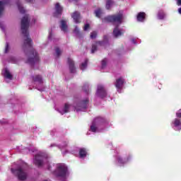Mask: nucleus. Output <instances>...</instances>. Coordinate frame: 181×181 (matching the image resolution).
Listing matches in <instances>:
<instances>
[{
    "instance_id": "obj_49",
    "label": "nucleus",
    "mask_w": 181,
    "mask_h": 181,
    "mask_svg": "<svg viewBox=\"0 0 181 181\" xmlns=\"http://www.w3.org/2000/svg\"><path fill=\"white\" fill-rule=\"evenodd\" d=\"M178 13L181 15V7L178 8Z\"/></svg>"
},
{
    "instance_id": "obj_27",
    "label": "nucleus",
    "mask_w": 181,
    "mask_h": 181,
    "mask_svg": "<svg viewBox=\"0 0 181 181\" xmlns=\"http://www.w3.org/2000/svg\"><path fill=\"white\" fill-rule=\"evenodd\" d=\"M21 23H30V19L29 18V15H25L21 19Z\"/></svg>"
},
{
    "instance_id": "obj_50",
    "label": "nucleus",
    "mask_w": 181,
    "mask_h": 181,
    "mask_svg": "<svg viewBox=\"0 0 181 181\" xmlns=\"http://www.w3.org/2000/svg\"><path fill=\"white\" fill-rule=\"evenodd\" d=\"M0 124H5V122H2L0 120Z\"/></svg>"
},
{
    "instance_id": "obj_15",
    "label": "nucleus",
    "mask_w": 181,
    "mask_h": 181,
    "mask_svg": "<svg viewBox=\"0 0 181 181\" xmlns=\"http://www.w3.org/2000/svg\"><path fill=\"white\" fill-rule=\"evenodd\" d=\"M171 127L175 131L181 130V119L179 118H175L171 122Z\"/></svg>"
},
{
    "instance_id": "obj_37",
    "label": "nucleus",
    "mask_w": 181,
    "mask_h": 181,
    "mask_svg": "<svg viewBox=\"0 0 181 181\" xmlns=\"http://www.w3.org/2000/svg\"><path fill=\"white\" fill-rule=\"evenodd\" d=\"M0 29H1L2 32L5 33L6 30V26L4 23H0Z\"/></svg>"
},
{
    "instance_id": "obj_33",
    "label": "nucleus",
    "mask_w": 181,
    "mask_h": 181,
    "mask_svg": "<svg viewBox=\"0 0 181 181\" xmlns=\"http://www.w3.org/2000/svg\"><path fill=\"white\" fill-rule=\"evenodd\" d=\"M9 50H11V47L9 46V44L6 42L5 49H4V53H9Z\"/></svg>"
},
{
    "instance_id": "obj_21",
    "label": "nucleus",
    "mask_w": 181,
    "mask_h": 181,
    "mask_svg": "<svg viewBox=\"0 0 181 181\" xmlns=\"http://www.w3.org/2000/svg\"><path fill=\"white\" fill-rule=\"evenodd\" d=\"M16 4L18 6L20 13H25V8H23V6H22V3H21V1L16 0Z\"/></svg>"
},
{
    "instance_id": "obj_5",
    "label": "nucleus",
    "mask_w": 181,
    "mask_h": 181,
    "mask_svg": "<svg viewBox=\"0 0 181 181\" xmlns=\"http://www.w3.org/2000/svg\"><path fill=\"white\" fill-rule=\"evenodd\" d=\"M28 165L26 163H23L16 169L11 168V172L14 175H16L18 180L25 181L28 179Z\"/></svg>"
},
{
    "instance_id": "obj_43",
    "label": "nucleus",
    "mask_w": 181,
    "mask_h": 181,
    "mask_svg": "<svg viewBox=\"0 0 181 181\" xmlns=\"http://www.w3.org/2000/svg\"><path fill=\"white\" fill-rule=\"evenodd\" d=\"M63 155H66V153H70V151L69 150L65 151L64 152H62Z\"/></svg>"
},
{
    "instance_id": "obj_44",
    "label": "nucleus",
    "mask_w": 181,
    "mask_h": 181,
    "mask_svg": "<svg viewBox=\"0 0 181 181\" xmlns=\"http://www.w3.org/2000/svg\"><path fill=\"white\" fill-rule=\"evenodd\" d=\"M60 23H67V21H66V20H62Z\"/></svg>"
},
{
    "instance_id": "obj_25",
    "label": "nucleus",
    "mask_w": 181,
    "mask_h": 181,
    "mask_svg": "<svg viewBox=\"0 0 181 181\" xmlns=\"http://www.w3.org/2000/svg\"><path fill=\"white\" fill-rule=\"evenodd\" d=\"M114 5V0H107L105 8L107 10L111 9V7Z\"/></svg>"
},
{
    "instance_id": "obj_32",
    "label": "nucleus",
    "mask_w": 181,
    "mask_h": 181,
    "mask_svg": "<svg viewBox=\"0 0 181 181\" xmlns=\"http://www.w3.org/2000/svg\"><path fill=\"white\" fill-rule=\"evenodd\" d=\"M55 53H56L57 57H59L60 54H62V51L60 50V49L59 47H56L55 48Z\"/></svg>"
},
{
    "instance_id": "obj_6",
    "label": "nucleus",
    "mask_w": 181,
    "mask_h": 181,
    "mask_svg": "<svg viewBox=\"0 0 181 181\" xmlns=\"http://www.w3.org/2000/svg\"><path fill=\"white\" fill-rule=\"evenodd\" d=\"M33 80V86L38 90V91H45V84L43 81V78L40 75H34L31 76Z\"/></svg>"
},
{
    "instance_id": "obj_16",
    "label": "nucleus",
    "mask_w": 181,
    "mask_h": 181,
    "mask_svg": "<svg viewBox=\"0 0 181 181\" xmlns=\"http://www.w3.org/2000/svg\"><path fill=\"white\" fill-rule=\"evenodd\" d=\"M2 74L6 83H9V81H11V80H13V78L12 74H11V72L9 71V69H8L7 68H5L3 69Z\"/></svg>"
},
{
    "instance_id": "obj_12",
    "label": "nucleus",
    "mask_w": 181,
    "mask_h": 181,
    "mask_svg": "<svg viewBox=\"0 0 181 181\" xmlns=\"http://www.w3.org/2000/svg\"><path fill=\"white\" fill-rule=\"evenodd\" d=\"M107 42H108V37L107 35H105L104 37L103 41H98V42H95V44H93L92 49H91V53H95V52H97L98 46H105Z\"/></svg>"
},
{
    "instance_id": "obj_11",
    "label": "nucleus",
    "mask_w": 181,
    "mask_h": 181,
    "mask_svg": "<svg viewBox=\"0 0 181 181\" xmlns=\"http://www.w3.org/2000/svg\"><path fill=\"white\" fill-rule=\"evenodd\" d=\"M125 33V28H121L119 24H115V29L113 30L114 37H119Z\"/></svg>"
},
{
    "instance_id": "obj_35",
    "label": "nucleus",
    "mask_w": 181,
    "mask_h": 181,
    "mask_svg": "<svg viewBox=\"0 0 181 181\" xmlns=\"http://www.w3.org/2000/svg\"><path fill=\"white\" fill-rule=\"evenodd\" d=\"M97 37V32L93 31L90 33V39H95Z\"/></svg>"
},
{
    "instance_id": "obj_3",
    "label": "nucleus",
    "mask_w": 181,
    "mask_h": 181,
    "mask_svg": "<svg viewBox=\"0 0 181 181\" xmlns=\"http://www.w3.org/2000/svg\"><path fill=\"white\" fill-rule=\"evenodd\" d=\"M34 163L38 168H45L50 170V156L45 151H40L34 158Z\"/></svg>"
},
{
    "instance_id": "obj_9",
    "label": "nucleus",
    "mask_w": 181,
    "mask_h": 181,
    "mask_svg": "<svg viewBox=\"0 0 181 181\" xmlns=\"http://www.w3.org/2000/svg\"><path fill=\"white\" fill-rule=\"evenodd\" d=\"M71 153L80 159H85L87 156V149L86 148H76Z\"/></svg>"
},
{
    "instance_id": "obj_8",
    "label": "nucleus",
    "mask_w": 181,
    "mask_h": 181,
    "mask_svg": "<svg viewBox=\"0 0 181 181\" xmlns=\"http://www.w3.org/2000/svg\"><path fill=\"white\" fill-rule=\"evenodd\" d=\"M123 18L124 15L122 14V13L119 12L117 14L110 15L105 17L104 21L110 23H121Z\"/></svg>"
},
{
    "instance_id": "obj_45",
    "label": "nucleus",
    "mask_w": 181,
    "mask_h": 181,
    "mask_svg": "<svg viewBox=\"0 0 181 181\" xmlns=\"http://www.w3.org/2000/svg\"><path fill=\"white\" fill-rule=\"evenodd\" d=\"M109 148H110V149H112V143H110V144H109Z\"/></svg>"
},
{
    "instance_id": "obj_41",
    "label": "nucleus",
    "mask_w": 181,
    "mask_h": 181,
    "mask_svg": "<svg viewBox=\"0 0 181 181\" xmlns=\"http://www.w3.org/2000/svg\"><path fill=\"white\" fill-rule=\"evenodd\" d=\"M55 134H56V129L51 130V132H50L51 136H53Z\"/></svg>"
},
{
    "instance_id": "obj_47",
    "label": "nucleus",
    "mask_w": 181,
    "mask_h": 181,
    "mask_svg": "<svg viewBox=\"0 0 181 181\" xmlns=\"http://www.w3.org/2000/svg\"><path fill=\"white\" fill-rule=\"evenodd\" d=\"M25 2L31 3L33 2V0H25Z\"/></svg>"
},
{
    "instance_id": "obj_29",
    "label": "nucleus",
    "mask_w": 181,
    "mask_h": 181,
    "mask_svg": "<svg viewBox=\"0 0 181 181\" xmlns=\"http://www.w3.org/2000/svg\"><path fill=\"white\" fill-rule=\"evenodd\" d=\"M87 64H88V59H86L84 62H83L80 66L81 70H82L83 71V70L86 69H87Z\"/></svg>"
},
{
    "instance_id": "obj_39",
    "label": "nucleus",
    "mask_w": 181,
    "mask_h": 181,
    "mask_svg": "<svg viewBox=\"0 0 181 181\" xmlns=\"http://www.w3.org/2000/svg\"><path fill=\"white\" fill-rule=\"evenodd\" d=\"M52 33H53V28H51V30L49 32V36H48L49 40H50V39H52V36L53 35Z\"/></svg>"
},
{
    "instance_id": "obj_26",
    "label": "nucleus",
    "mask_w": 181,
    "mask_h": 181,
    "mask_svg": "<svg viewBox=\"0 0 181 181\" xmlns=\"http://www.w3.org/2000/svg\"><path fill=\"white\" fill-rule=\"evenodd\" d=\"M165 12H163V11L160 10L158 12L157 18H158V19H160V21L165 19Z\"/></svg>"
},
{
    "instance_id": "obj_48",
    "label": "nucleus",
    "mask_w": 181,
    "mask_h": 181,
    "mask_svg": "<svg viewBox=\"0 0 181 181\" xmlns=\"http://www.w3.org/2000/svg\"><path fill=\"white\" fill-rule=\"evenodd\" d=\"M23 151H28L29 152L30 150H29L28 148L25 147V148L23 149Z\"/></svg>"
},
{
    "instance_id": "obj_4",
    "label": "nucleus",
    "mask_w": 181,
    "mask_h": 181,
    "mask_svg": "<svg viewBox=\"0 0 181 181\" xmlns=\"http://www.w3.org/2000/svg\"><path fill=\"white\" fill-rule=\"evenodd\" d=\"M108 120L103 117H98L94 119L90 125L91 132H103L105 128L108 127Z\"/></svg>"
},
{
    "instance_id": "obj_51",
    "label": "nucleus",
    "mask_w": 181,
    "mask_h": 181,
    "mask_svg": "<svg viewBox=\"0 0 181 181\" xmlns=\"http://www.w3.org/2000/svg\"><path fill=\"white\" fill-rule=\"evenodd\" d=\"M132 47H131L130 48H128V50H132Z\"/></svg>"
},
{
    "instance_id": "obj_28",
    "label": "nucleus",
    "mask_w": 181,
    "mask_h": 181,
    "mask_svg": "<svg viewBox=\"0 0 181 181\" xmlns=\"http://www.w3.org/2000/svg\"><path fill=\"white\" fill-rule=\"evenodd\" d=\"M83 91H84L86 94L88 95V93L90 92V84H88V83H84L83 86Z\"/></svg>"
},
{
    "instance_id": "obj_30",
    "label": "nucleus",
    "mask_w": 181,
    "mask_h": 181,
    "mask_svg": "<svg viewBox=\"0 0 181 181\" xmlns=\"http://www.w3.org/2000/svg\"><path fill=\"white\" fill-rule=\"evenodd\" d=\"M8 63H12L13 64H18V59H16L15 57H10L8 59Z\"/></svg>"
},
{
    "instance_id": "obj_42",
    "label": "nucleus",
    "mask_w": 181,
    "mask_h": 181,
    "mask_svg": "<svg viewBox=\"0 0 181 181\" xmlns=\"http://www.w3.org/2000/svg\"><path fill=\"white\" fill-rule=\"evenodd\" d=\"M177 2V6H181V0H175Z\"/></svg>"
},
{
    "instance_id": "obj_13",
    "label": "nucleus",
    "mask_w": 181,
    "mask_h": 181,
    "mask_svg": "<svg viewBox=\"0 0 181 181\" xmlns=\"http://www.w3.org/2000/svg\"><path fill=\"white\" fill-rule=\"evenodd\" d=\"M124 83H125V79H124L122 77L116 79L115 86L118 93H122V87H124Z\"/></svg>"
},
{
    "instance_id": "obj_22",
    "label": "nucleus",
    "mask_w": 181,
    "mask_h": 181,
    "mask_svg": "<svg viewBox=\"0 0 181 181\" xmlns=\"http://www.w3.org/2000/svg\"><path fill=\"white\" fill-rule=\"evenodd\" d=\"M71 18L74 19L75 23H78V21L80 20V13L78 11H75L71 15Z\"/></svg>"
},
{
    "instance_id": "obj_7",
    "label": "nucleus",
    "mask_w": 181,
    "mask_h": 181,
    "mask_svg": "<svg viewBox=\"0 0 181 181\" xmlns=\"http://www.w3.org/2000/svg\"><path fill=\"white\" fill-rule=\"evenodd\" d=\"M131 160H132V155L131 153L127 154L124 157L119 154L115 156V162L118 166H124L127 163H129Z\"/></svg>"
},
{
    "instance_id": "obj_20",
    "label": "nucleus",
    "mask_w": 181,
    "mask_h": 181,
    "mask_svg": "<svg viewBox=\"0 0 181 181\" xmlns=\"http://www.w3.org/2000/svg\"><path fill=\"white\" fill-rule=\"evenodd\" d=\"M146 16V13H145V12H139L137 14L136 19L138 22H144Z\"/></svg>"
},
{
    "instance_id": "obj_17",
    "label": "nucleus",
    "mask_w": 181,
    "mask_h": 181,
    "mask_svg": "<svg viewBox=\"0 0 181 181\" xmlns=\"http://www.w3.org/2000/svg\"><path fill=\"white\" fill-rule=\"evenodd\" d=\"M12 0H1L0 1V16L2 15V12H4V9L5 8L6 5H11Z\"/></svg>"
},
{
    "instance_id": "obj_52",
    "label": "nucleus",
    "mask_w": 181,
    "mask_h": 181,
    "mask_svg": "<svg viewBox=\"0 0 181 181\" xmlns=\"http://www.w3.org/2000/svg\"><path fill=\"white\" fill-rule=\"evenodd\" d=\"M20 152H21V153H25L23 151H20Z\"/></svg>"
},
{
    "instance_id": "obj_23",
    "label": "nucleus",
    "mask_w": 181,
    "mask_h": 181,
    "mask_svg": "<svg viewBox=\"0 0 181 181\" xmlns=\"http://www.w3.org/2000/svg\"><path fill=\"white\" fill-rule=\"evenodd\" d=\"M94 13H95L96 18H101L103 16V14L104 13V11H103V9L98 8L94 11Z\"/></svg>"
},
{
    "instance_id": "obj_24",
    "label": "nucleus",
    "mask_w": 181,
    "mask_h": 181,
    "mask_svg": "<svg viewBox=\"0 0 181 181\" xmlns=\"http://www.w3.org/2000/svg\"><path fill=\"white\" fill-rule=\"evenodd\" d=\"M74 33L76 37L78 39H81L83 37V34L80 32V30H78V28L76 27L74 30Z\"/></svg>"
},
{
    "instance_id": "obj_14",
    "label": "nucleus",
    "mask_w": 181,
    "mask_h": 181,
    "mask_svg": "<svg viewBox=\"0 0 181 181\" xmlns=\"http://www.w3.org/2000/svg\"><path fill=\"white\" fill-rule=\"evenodd\" d=\"M54 9V11L53 13V16H54V18H59V16H62V13H63V7L60 6V4L57 3Z\"/></svg>"
},
{
    "instance_id": "obj_18",
    "label": "nucleus",
    "mask_w": 181,
    "mask_h": 181,
    "mask_svg": "<svg viewBox=\"0 0 181 181\" xmlns=\"http://www.w3.org/2000/svg\"><path fill=\"white\" fill-rule=\"evenodd\" d=\"M70 73L74 74L76 73V67L74 66V61L71 59V58H68L67 61Z\"/></svg>"
},
{
    "instance_id": "obj_36",
    "label": "nucleus",
    "mask_w": 181,
    "mask_h": 181,
    "mask_svg": "<svg viewBox=\"0 0 181 181\" xmlns=\"http://www.w3.org/2000/svg\"><path fill=\"white\" fill-rule=\"evenodd\" d=\"M102 69H104L105 67H106L107 66V59H104L103 61H102Z\"/></svg>"
},
{
    "instance_id": "obj_31",
    "label": "nucleus",
    "mask_w": 181,
    "mask_h": 181,
    "mask_svg": "<svg viewBox=\"0 0 181 181\" xmlns=\"http://www.w3.org/2000/svg\"><path fill=\"white\" fill-rule=\"evenodd\" d=\"M61 30L66 33L67 32V24L66 23H62L61 25L59 26Z\"/></svg>"
},
{
    "instance_id": "obj_19",
    "label": "nucleus",
    "mask_w": 181,
    "mask_h": 181,
    "mask_svg": "<svg viewBox=\"0 0 181 181\" xmlns=\"http://www.w3.org/2000/svg\"><path fill=\"white\" fill-rule=\"evenodd\" d=\"M69 144V141H66L62 144H57L56 143L51 144V145L49 146V148H54L56 146L59 149H64V148H66L67 145Z\"/></svg>"
},
{
    "instance_id": "obj_46",
    "label": "nucleus",
    "mask_w": 181,
    "mask_h": 181,
    "mask_svg": "<svg viewBox=\"0 0 181 181\" xmlns=\"http://www.w3.org/2000/svg\"><path fill=\"white\" fill-rule=\"evenodd\" d=\"M69 2H78V0H69Z\"/></svg>"
},
{
    "instance_id": "obj_2",
    "label": "nucleus",
    "mask_w": 181,
    "mask_h": 181,
    "mask_svg": "<svg viewBox=\"0 0 181 181\" xmlns=\"http://www.w3.org/2000/svg\"><path fill=\"white\" fill-rule=\"evenodd\" d=\"M89 102L90 100L88 98H85L83 99H76L74 103V106L69 103H65L63 107L57 109V111H58L61 115H64V114L70 112V111L73 110L74 111H76V112H80V111H86V110H87Z\"/></svg>"
},
{
    "instance_id": "obj_40",
    "label": "nucleus",
    "mask_w": 181,
    "mask_h": 181,
    "mask_svg": "<svg viewBox=\"0 0 181 181\" xmlns=\"http://www.w3.org/2000/svg\"><path fill=\"white\" fill-rule=\"evenodd\" d=\"M90 28V24L86 23L83 28L84 30H88V28Z\"/></svg>"
},
{
    "instance_id": "obj_10",
    "label": "nucleus",
    "mask_w": 181,
    "mask_h": 181,
    "mask_svg": "<svg viewBox=\"0 0 181 181\" xmlns=\"http://www.w3.org/2000/svg\"><path fill=\"white\" fill-rule=\"evenodd\" d=\"M96 97H99L100 98H105V97H107V90H105V86L101 84L98 85Z\"/></svg>"
},
{
    "instance_id": "obj_38",
    "label": "nucleus",
    "mask_w": 181,
    "mask_h": 181,
    "mask_svg": "<svg viewBox=\"0 0 181 181\" xmlns=\"http://www.w3.org/2000/svg\"><path fill=\"white\" fill-rule=\"evenodd\" d=\"M176 117H177L176 118H178V119L181 118V109H180L176 112Z\"/></svg>"
},
{
    "instance_id": "obj_34",
    "label": "nucleus",
    "mask_w": 181,
    "mask_h": 181,
    "mask_svg": "<svg viewBox=\"0 0 181 181\" xmlns=\"http://www.w3.org/2000/svg\"><path fill=\"white\" fill-rule=\"evenodd\" d=\"M136 39L138 38H135L134 37H130V42L132 45H138V42H136Z\"/></svg>"
},
{
    "instance_id": "obj_1",
    "label": "nucleus",
    "mask_w": 181,
    "mask_h": 181,
    "mask_svg": "<svg viewBox=\"0 0 181 181\" xmlns=\"http://www.w3.org/2000/svg\"><path fill=\"white\" fill-rule=\"evenodd\" d=\"M29 23L21 24V33L23 36V49L25 53L28 54L26 49L29 50L30 57L28 59L27 63L33 67L35 64L39 63V55L33 47V42L30 38V35H29Z\"/></svg>"
}]
</instances>
